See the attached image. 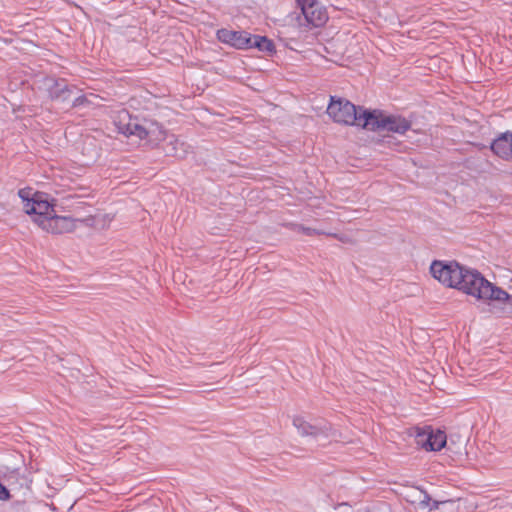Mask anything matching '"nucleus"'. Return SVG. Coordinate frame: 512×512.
<instances>
[{
    "mask_svg": "<svg viewBox=\"0 0 512 512\" xmlns=\"http://www.w3.org/2000/svg\"><path fill=\"white\" fill-rule=\"evenodd\" d=\"M430 273L445 287L457 289L488 305L505 304L510 299L505 290L488 281L479 271L455 261L435 260L430 266Z\"/></svg>",
    "mask_w": 512,
    "mask_h": 512,
    "instance_id": "nucleus-1",
    "label": "nucleus"
},
{
    "mask_svg": "<svg viewBox=\"0 0 512 512\" xmlns=\"http://www.w3.org/2000/svg\"><path fill=\"white\" fill-rule=\"evenodd\" d=\"M18 195L22 200L24 212L43 231L62 234L76 229L79 221L69 216H58L54 209V200L47 194L35 192L31 188H24L19 190Z\"/></svg>",
    "mask_w": 512,
    "mask_h": 512,
    "instance_id": "nucleus-2",
    "label": "nucleus"
},
{
    "mask_svg": "<svg viewBox=\"0 0 512 512\" xmlns=\"http://www.w3.org/2000/svg\"><path fill=\"white\" fill-rule=\"evenodd\" d=\"M326 113L333 122L340 125L373 128L371 111L356 107L345 98L331 96Z\"/></svg>",
    "mask_w": 512,
    "mask_h": 512,
    "instance_id": "nucleus-3",
    "label": "nucleus"
},
{
    "mask_svg": "<svg viewBox=\"0 0 512 512\" xmlns=\"http://www.w3.org/2000/svg\"><path fill=\"white\" fill-rule=\"evenodd\" d=\"M120 124L118 129L121 133L129 136H136L148 143L157 145L166 139V132L155 121L143 119H132L126 110L119 112Z\"/></svg>",
    "mask_w": 512,
    "mask_h": 512,
    "instance_id": "nucleus-4",
    "label": "nucleus"
},
{
    "mask_svg": "<svg viewBox=\"0 0 512 512\" xmlns=\"http://www.w3.org/2000/svg\"><path fill=\"white\" fill-rule=\"evenodd\" d=\"M416 444L426 451H440L447 443L446 433L431 426L412 428Z\"/></svg>",
    "mask_w": 512,
    "mask_h": 512,
    "instance_id": "nucleus-5",
    "label": "nucleus"
},
{
    "mask_svg": "<svg viewBox=\"0 0 512 512\" xmlns=\"http://www.w3.org/2000/svg\"><path fill=\"white\" fill-rule=\"evenodd\" d=\"M292 423L298 434L303 437H312L316 440L337 439V431L329 423L311 424L301 416L293 417Z\"/></svg>",
    "mask_w": 512,
    "mask_h": 512,
    "instance_id": "nucleus-6",
    "label": "nucleus"
},
{
    "mask_svg": "<svg viewBox=\"0 0 512 512\" xmlns=\"http://www.w3.org/2000/svg\"><path fill=\"white\" fill-rule=\"evenodd\" d=\"M373 128L367 130L376 131L379 129L400 133H405L410 128V122L400 116H386L378 111H372Z\"/></svg>",
    "mask_w": 512,
    "mask_h": 512,
    "instance_id": "nucleus-7",
    "label": "nucleus"
},
{
    "mask_svg": "<svg viewBox=\"0 0 512 512\" xmlns=\"http://www.w3.org/2000/svg\"><path fill=\"white\" fill-rule=\"evenodd\" d=\"M300 5L306 21L313 27H320L328 20L326 9L318 1L302 0Z\"/></svg>",
    "mask_w": 512,
    "mask_h": 512,
    "instance_id": "nucleus-8",
    "label": "nucleus"
},
{
    "mask_svg": "<svg viewBox=\"0 0 512 512\" xmlns=\"http://www.w3.org/2000/svg\"><path fill=\"white\" fill-rule=\"evenodd\" d=\"M217 38L222 43L231 45L236 49H249V43H251L250 34L245 31L220 29L217 32Z\"/></svg>",
    "mask_w": 512,
    "mask_h": 512,
    "instance_id": "nucleus-9",
    "label": "nucleus"
},
{
    "mask_svg": "<svg viewBox=\"0 0 512 512\" xmlns=\"http://www.w3.org/2000/svg\"><path fill=\"white\" fill-rule=\"evenodd\" d=\"M491 150L498 157H500L504 160H511L512 159V132L507 131V132L501 133L491 143Z\"/></svg>",
    "mask_w": 512,
    "mask_h": 512,
    "instance_id": "nucleus-10",
    "label": "nucleus"
},
{
    "mask_svg": "<svg viewBox=\"0 0 512 512\" xmlns=\"http://www.w3.org/2000/svg\"><path fill=\"white\" fill-rule=\"evenodd\" d=\"M188 148L189 147L185 142L181 141L178 137L171 135L168 137V143L165 150L166 153L171 156L183 158L187 155Z\"/></svg>",
    "mask_w": 512,
    "mask_h": 512,
    "instance_id": "nucleus-11",
    "label": "nucleus"
},
{
    "mask_svg": "<svg viewBox=\"0 0 512 512\" xmlns=\"http://www.w3.org/2000/svg\"><path fill=\"white\" fill-rule=\"evenodd\" d=\"M249 49L257 48L259 51L273 53L274 52V44L271 40L264 36L251 35L250 34Z\"/></svg>",
    "mask_w": 512,
    "mask_h": 512,
    "instance_id": "nucleus-12",
    "label": "nucleus"
},
{
    "mask_svg": "<svg viewBox=\"0 0 512 512\" xmlns=\"http://www.w3.org/2000/svg\"><path fill=\"white\" fill-rule=\"evenodd\" d=\"M431 498L427 493L422 492V498L419 501V505L421 508H429V510L437 509L439 507V502L434 501L433 505L430 506Z\"/></svg>",
    "mask_w": 512,
    "mask_h": 512,
    "instance_id": "nucleus-13",
    "label": "nucleus"
},
{
    "mask_svg": "<svg viewBox=\"0 0 512 512\" xmlns=\"http://www.w3.org/2000/svg\"><path fill=\"white\" fill-rule=\"evenodd\" d=\"M10 498L8 489L0 483V500L6 501Z\"/></svg>",
    "mask_w": 512,
    "mask_h": 512,
    "instance_id": "nucleus-14",
    "label": "nucleus"
},
{
    "mask_svg": "<svg viewBox=\"0 0 512 512\" xmlns=\"http://www.w3.org/2000/svg\"><path fill=\"white\" fill-rule=\"evenodd\" d=\"M85 102H89V103H92V100L88 99L87 96H81V97H77L74 101H73V105L74 106H78V105H82L83 103Z\"/></svg>",
    "mask_w": 512,
    "mask_h": 512,
    "instance_id": "nucleus-15",
    "label": "nucleus"
},
{
    "mask_svg": "<svg viewBox=\"0 0 512 512\" xmlns=\"http://www.w3.org/2000/svg\"><path fill=\"white\" fill-rule=\"evenodd\" d=\"M68 92H69V89L64 85L63 88H60V93L59 94L55 93L54 96L56 98H61L62 97L63 100H67V97H66L65 94L68 93Z\"/></svg>",
    "mask_w": 512,
    "mask_h": 512,
    "instance_id": "nucleus-16",
    "label": "nucleus"
},
{
    "mask_svg": "<svg viewBox=\"0 0 512 512\" xmlns=\"http://www.w3.org/2000/svg\"><path fill=\"white\" fill-rule=\"evenodd\" d=\"M300 230L307 235L322 234V232L316 231L315 229L309 227H301Z\"/></svg>",
    "mask_w": 512,
    "mask_h": 512,
    "instance_id": "nucleus-17",
    "label": "nucleus"
},
{
    "mask_svg": "<svg viewBox=\"0 0 512 512\" xmlns=\"http://www.w3.org/2000/svg\"><path fill=\"white\" fill-rule=\"evenodd\" d=\"M330 235L335 237V238H337V239H339L342 242H346L347 241L346 237H344V236H338L336 234H330Z\"/></svg>",
    "mask_w": 512,
    "mask_h": 512,
    "instance_id": "nucleus-18",
    "label": "nucleus"
},
{
    "mask_svg": "<svg viewBox=\"0 0 512 512\" xmlns=\"http://www.w3.org/2000/svg\"><path fill=\"white\" fill-rule=\"evenodd\" d=\"M90 96H91L93 99H96V98H97V96L92 95V94H91Z\"/></svg>",
    "mask_w": 512,
    "mask_h": 512,
    "instance_id": "nucleus-19",
    "label": "nucleus"
}]
</instances>
